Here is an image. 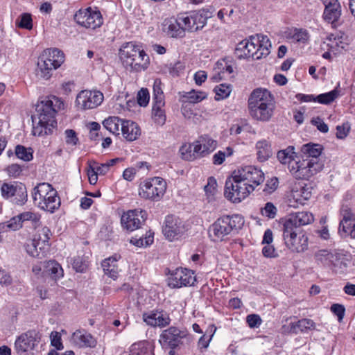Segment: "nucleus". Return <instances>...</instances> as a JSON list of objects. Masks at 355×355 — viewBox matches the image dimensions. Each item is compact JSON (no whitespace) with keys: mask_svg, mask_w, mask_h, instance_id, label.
I'll return each instance as SVG.
<instances>
[{"mask_svg":"<svg viewBox=\"0 0 355 355\" xmlns=\"http://www.w3.org/2000/svg\"><path fill=\"white\" fill-rule=\"evenodd\" d=\"M217 146L216 141L208 135H203L195 141L194 152L198 153L200 157H203L212 152Z\"/></svg>","mask_w":355,"mask_h":355,"instance_id":"25","label":"nucleus"},{"mask_svg":"<svg viewBox=\"0 0 355 355\" xmlns=\"http://www.w3.org/2000/svg\"><path fill=\"white\" fill-rule=\"evenodd\" d=\"M164 107L165 101H153L152 118L154 122L160 126L164 125L166 121Z\"/></svg>","mask_w":355,"mask_h":355,"instance_id":"30","label":"nucleus"},{"mask_svg":"<svg viewBox=\"0 0 355 355\" xmlns=\"http://www.w3.org/2000/svg\"><path fill=\"white\" fill-rule=\"evenodd\" d=\"M153 101H164V96L162 89V82L160 79H155L153 84Z\"/></svg>","mask_w":355,"mask_h":355,"instance_id":"54","label":"nucleus"},{"mask_svg":"<svg viewBox=\"0 0 355 355\" xmlns=\"http://www.w3.org/2000/svg\"><path fill=\"white\" fill-rule=\"evenodd\" d=\"M17 157L24 161L28 162L33 159V150L31 148H26L21 145H17L15 148Z\"/></svg>","mask_w":355,"mask_h":355,"instance_id":"49","label":"nucleus"},{"mask_svg":"<svg viewBox=\"0 0 355 355\" xmlns=\"http://www.w3.org/2000/svg\"><path fill=\"white\" fill-rule=\"evenodd\" d=\"M246 322L250 328H256L261 325L262 320L259 315L250 314L247 316Z\"/></svg>","mask_w":355,"mask_h":355,"instance_id":"62","label":"nucleus"},{"mask_svg":"<svg viewBox=\"0 0 355 355\" xmlns=\"http://www.w3.org/2000/svg\"><path fill=\"white\" fill-rule=\"evenodd\" d=\"M150 95L146 88H141L137 94V103L140 106L146 107L149 103Z\"/></svg>","mask_w":355,"mask_h":355,"instance_id":"56","label":"nucleus"},{"mask_svg":"<svg viewBox=\"0 0 355 355\" xmlns=\"http://www.w3.org/2000/svg\"><path fill=\"white\" fill-rule=\"evenodd\" d=\"M92 164H96V162L92 160L89 161L88 164L89 167L87 169V175L89 178V182L91 184L94 185L96 184L98 181V172H96L94 168L92 167Z\"/></svg>","mask_w":355,"mask_h":355,"instance_id":"60","label":"nucleus"},{"mask_svg":"<svg viewBox=\"0 0 355 355\" xmlns=\"http://www.w3.org/2000/svg\"><path fill=\"white\" fill-rule=\"evenodd\" d=\"M147 218L145 210L134 209L124 213L121 218L122 227L128 231L132 232L141 227Z\"/></svg>","mask_w":355,"mask_h":355,"instance_id":"16","label":"nucleus"},{"mask_svg":"<svg viewBox=\"0 0 355 355\" xmlns=\"http://www.w3.org/2000/svg\"><path fill=\"white\" fill-rule=\"evenodd\" d=\"M61 104L55 96L46 97L37 103L35 114L32 116L33 123L38 120L37 125L34 124L33 127V135L40 137L52 132V129L57 125L55 114Z\"/></svg>","mask_w":355,"mask_h":355,"instance_id":"2","label":"nucleus"},{"mask_svg":"<svg viewBox=\"0 0 355 355\" xmlns=\"http://www.w3.org/2000/svg\"><path fill=\"white\" fill-rule=\"evenodd\" d=\"M72 343L79 347H94L96 339L85 330H76L71 336Z\"/></svg>","mask_w":355,"mask_h":355,"instance_id":"26","label":"nucleus"},{"mask_svg":"<svg viewBox=\"0 0 355 355\" xmlns=\"http://www.w3.org/2000/svg\"><path fill=\"white\" fill-rule=\"evenodd\" d=\"M243 225L244 219L239 214L223 216L209 226V237L214 242L223 241L228 236L238 233Z\"/></svg>","mask_w":355,"mask_h":355,"instance_id":"5","label":"nucleus"},{"mask_svg":"<svg viewBox=\"0 0 355 355\" xmlns=\"http://www.w3.org/2000/svg\"><path fill=\"white\" fill-rule=\"evenodd\" d=\"M187 335V331L180 330L175 327H171L162 332L159 342L163 347H168L174 349L179 346L181 340Z\"/></svg>","mask_w":355,"mask_h":355,"instance_id":"19","label":"nucleus"},{"mask_svg":"<svg viewBox=\"0 0 355 355\" xmlns=\"http://www.w3.org/2000/svg\"><path fill=\"white\" fill-rule=\"evenodd\" d=\"M277 209L270 202H267L265 207L261 209V214L269 218H274L276 216Z\"/></svg>","mask_w":355,"mask_h":355,"instance_id":"58","label":"nucleus"},{"mask_svg":"<svg viewBox=\"0 0 355 355\" xmlns=\"http://www.w3.org/2000/svg\"><path fill=\"white\" fill-rule=\"evenodd\" d=\"M288 37L295 42L306 43L309 40V35L306 30L295 28L290 32Z\"/></svg>","mask_w":355,"mask_h":355,"instance_id":"46","label":"nucleus"},{"mask_svg":"<svg viewBox=\"0 0 355 355\" xmlns=\"http://www.w3.org/2000/svg\"><path fill=\"white\" fill-rule=\"evenodd\" d=\"M51 236L52 233L48 227L38 229L33 240L26 245L27 253L33 257H44L50 246Z\"/></svg>","mask_w":355,"mask_h":355,"instance_id":"8","label":"nucleus"},{"mask_svg":"<svg viewBox=\"0 0 355 355\" xmlns=\"http://www.w3.org/2000/svg\"><path fill=\"white\" fill-rule=\"evenodd\" d=\"M234 150L232 148L227 147L225 150H219L213 156V163L216 165L221 164L226 157H230L233 155Z\"/></svg>","mask_w":355,"mask_h":355,"instance_id":"52","label":"nucleus"},{"mask_svg":"<svg viewBox=\"0 0 355 355\" xmlns=\"http://www.w3.org/2000/svg\"><path fill=\"white\" fill-rule=\"evenodd\" d=\"M163 31L171 37L182 38L185 35L184 31H183L178 17L165 19L163 24Z\"/></svg>","mask_w":355,"mask_h":355,"instance_id":"27","label":"nucleus"},{"mask_svg":"<svg viewBox=\"0 0 355 355\" xmlns=\"http://www.w3.org/2000/svg\"><path fill=\"white\" fill-rule=\"evenodd\" d=\"M41 339L42 334L40 331L29 329L16 338L15 349L18 355H35Z\"/></svg>","mask_w":355,"mask_h":355,"instance_id":"7","label":"nucleus"},{"mask_svg":"<svg viewBox=\"0 0 355 355\" xmlns=\"http://www.w3.org/2000/svg\"><path fill=\"white\" fill-rule=\"evenodd\" d=\"M216 93V99L220 100L227 98L230 92L231 87L230 85L225 84H220L214 89Z\"/></svg>","mask_w":355,"mask_h":355,"instance_id":"53","label":"nucleus"},{"mask_svg":"<svg viewBox=\"0 0 355 355\" xmlns=\"http://www.w3.org/2000/svg\"><path fill=\"white\" fill-rule=\"evenodd\" d=\"M103 94L99 91L83 90L76 96V103L82 110L94 109L101 104Z\"/></svg>","mask_w":355,"mask_h":355,"instance_id":"15","label":"nucleus"},{"mask_svg":"<svg viewBox=\"0 0 355 355\" xmlns=\"http://www.w3.org/2000/svg\"><path fill=\"white\" fill-rule=\"evenodd\" d=\"M270 46L271 44L267 36L257 35L239 42L235 49L234 54L240 60L250 58L259 60L270 53Z\"/></svg>","mask_w":355,"mask_h":355,"instance_id":"4","label":"nucleus"},{"mask_svg":"<svg viewBox=\"0 0 355 355\" xmlns=\"http://www.w3.org/2000/svg\"><path fill=\"white\" fill-rule=\"evenodd\" d=\"M350 130L349 125L347 123H343L342 125H338L336 127V137L338 139H345L347 135L349 134Z\"/></svg>","mask_w":355,"mask_h":355,"instance_id":"64","label":"nucleus"},{"mask_svg":"<svg viewBox=\"0 0 355 355\" xmlns=\"http://www.w3.org/2000/svg\"><path fill=\"white\" fill-rule=\"evenodd\" d=\"M139 53H143V49L132 42L123 45L119 51L120 58L127 69L132 65L133 58H135Z\"/></svg>","mask_w":355,"mask_h":355,"instance_id":"24","label":"nucleus"},{"mask_svg":"<svg viewBox=\"0 0 355 355\" xmlns=\"http://www.w3.org/2000/svg\"><path fill=\"white\" fill-rule=\"evenodd\" d=\"M311 123L316 126L317 129L322 133H327L329 130L328 125L319 117L313 118L311 121Z\"/></svg>","mask_w":355,"mask_h":355,"instance_id":"63","label":"nucleus"},{"mask_svg":"<svg viewBox=\"0 0 355 355\" xmlns=\"http://www.w3.org/2000/svg\"><path fill=\"white\" fill-rule=\"evenodd\" d=\"M313 216L308 211H301L290 214L284 221L283 226L302 231L300 227L313 221Z\"/></svg>","mask_w":355,"mask_h":355,"instance_id":"20","label":"nucleus"},{"mask_svg":"<svg viewBox=\"0 0 355 355\" xmlns=\"http://www.w3.org/2000/svg\"><path fill=\"white\" fill-rule=\"evenodd\" d=\"M54 189H55L49 183L42 182L38 184L33 191L32 196L33 201L37 204V202H42L47 196H50L49 193Z\"/></svg>","mask_w":355,"mask_h":355,"instance_id":"32","label":"nucleus"},{"mask_svg":"<svg viewBox=\"0 0 355 355\" xmlns=\"http://www.w3.org/2000/svg\"><path fill=\"white\" fill-rule=\"evenodd\" d=\"M288 168L290 172L297 179L307 180L320 172L323 168V164L322 162H313L304 157L302 160L295 161Z\"/></svg>","mask_w":355,"mask_h":355,"instance_id":"12","label":"nucleus"},{"mask_svg":"<svg viewBox=\"0 0 355 355\" xmlns=\"http://www.w3.org/2000/svg\"><path fill=\"white\" fill-rule=\"evenodd\" d=\"M64 62L63 52L58 49H49L44 51L37 62L36 75L44 80L52 76L53 70L59 68Z\"/></svg>","mask_w":355,"mask_h":355,"instance_id":"6","label":"nucleus"},{"mask_svg":"<svg viewBox=\"0 0 355 355\" xmlns=\"http://www.w3.org/2000/svg\"><path fill=\"white\" fill-rule=\"evenodd\" d=\"M16 25L21 28L31 30L33 28V20L31 14L23 13L16 20Z\"/></svg>","mask_w":355,"mask_h":355,"instance_id":"51","label":"nucleus"},{"mask_svg":"<svg viewBox=\"0 0 355 355\" xmlns=\"http://www.w3.org/2000/svg\"><path fill=\"white\" fill-rule=\"evenodd\" d=\"M311 197V192L309 188L305 187L295 186L290 194L288 200L290 207H297L299 205H304L306 200Z\"/></svg>","mask_w":355,"mask_h":355,"instance_id":"22","label":"nucleus"},{"mask_svg":"<svg viewBox=\"0 0 355 355\" xmlns=\"http://www.w3.org/2000/svg\"><path fill=\"white\" fill-rule=\"evenodd\" d=\"M125 120H122L118 116H110L103 122V126L112 134L119 135L120 128L122 127Z\"/></svg>","mask_w":355,"mask_h":355,"instance_id":"39","label":"nucleus"},{"mask_svg":"<svg viewBox=\"0 0 355 355\" xmlns=\"http://www.w3.org/2000/svg\"><path fill=\"white\" fill-rule=\"evenodd\" d=\"M1 197L12 204L22 206L28 200L27 189L19 182H3L0 188Z\"/></svg>","mask_w":355,"mask_h":355,"instance_id":"10","label":"nucleus"},{"mask_svg":"<svg viewBox=\"0 0 355 355\" xmlns=\"http://www.w3.org/2000/svg\"><path fill=\"white\" fill-rule=\"evenodd\" d=\"M313 257L317 265L326 266L331 263L334 257L333 254L328 250H318L315 252Z\"/></svg>","mask_w":355,"mask_h":355,"instance_id":"40","label":"nucleus"},{"mask_svg":"<svg viewBox=\"0 0 355 355\" xmlns=\"http://www.w3.org/2000/svg\"><path fill=\"white\" fill-rule=\"evenodd\" d=\"M327 40L331 42L328 44L331 49L340 48L343 49L345 48V43L341 41V37H340L331 34L327 37Z\"/></svg>","mask_w":355,"mask_h":355,"instance_id":"61","label":"nucleus"},{"mask_svg":"<svg viewBox=\"0 0 355 355\" xmlns=\"http://www.w3.org/2000/svg\"><path fill=\"white\" fill-rule=\"evenodd\" d=\"M144 321L151 327H165L170 324L168 315L163 311L153 310L142 315Z\"/></svg>","mask_w":355,"mask_h":355,"instance_id":"21","label":"nucleus"},{"mask_svg":"<svg viewBox=\"0 0 355 355\" xmlns=\"http://www.w3.org/2000/svg\"><path fill=\"white\" fill-rule=\"evenodd\" d=\"M51 344L56 350H61L63 349L61 336L58 331H52L50 335Z\"/></svg>","mask_w":355,"mask_h":355,"instance_id":"59","label":"nucleus"},{"mask_svg":"<svg viewBox=\"0 0 355 355\" xmlns=\"http://www.w3.org/2000/svg\"><path fill=\"white\" fill-rule=\"evenodd\" d=\"M153 232L149 231L146 232V236L137 238H132L130 239V243L137 247H143L148 246L153 243Z\"/></svg>","mask_w":355,"mask_h":355,"instance_id":"50","label":"nucleus"},{"mask_svg":"<svg viewBox=\"0 0 355 355\" xmlns=\"http://www.w3.org/2000/svg\"><path fill=\"white\" fill-rule=\"evenodd\" d=\"M248 109L254 119L268 121L272 118L275 109L274 97L268 89L257 88L248 98Z\"/></svg>","mask_w":355,"mask_h":355,"instance_id":"3","label":"nucleus"},{"mask_svg":"<svg viewBox=\"0 0 355 355\" xmlns=\"http://www.w3.org/2000/svg\"><path fill=\"white\" fill-rule=\"evenodd\" d=\"M166 190V181L159 177L146 179L139 185V194L144 199L159 201Z\"/></svg>","mask_w":355,"mask_h":355,"instance_id":"9","label":"nucleus"},{"mask_svg":"<svg viewBox=\"0 0 355 355\" xmlns=\"http://www.w3.org/2000/svg\"><path fill=\"white\" fill-rule=\"evenodd\" d=\"M217 182L214 177H209L207 184L205 186V191L208 198L213 197L216 193Z\"/></svg>","mask_w":355,"mask_h":355,"instance_id":"55","label":"nucleus"},{"mask_svg":"<svg viewBox=\"0 0 355 355\" xmlns=\"http://www.w3.org/2000/svg\"><path fill=\"white\" fill-rule=\"evenodd\" d=\"M21 218L17 215V216L12 218L7 223H3L2 224L5 225L4 231H7L8 230H17L19 229L21 227Z\"/></svg>","mask_w":355,"mask_h":355,"instance_id":"57","label":"nucleus"},{"mask_svg":"<svg viewBox=\"0 0 355 355\" xmlns=\"http://www.w3.org/2000/svg\"><path fill=\"white\" fill-rule=\"evenodd\" d=\"M324 6L323 17L325 21L336 24L341 16V6L338 0H321Z\"/></svg>","mask_w":355,"mask_h":355,"instance_id":"23","label":"nucleus"},{"mask_svg":"<svg viewBox=\"0 0 355 355\" xmlns=\"http://www.w3.org/2000/svg\"><path fill=\"white\" fill-rule=\"evenodd\" d=\"M207 96V95L205 92L193 89L189 92H186L182 96V101L184 103H197L205 99Z\"/></svg>","mask_w":355,"mask_h":355,"instance_id":"44","label":"nucleus"},{"mask_svg":"<svg viewBox=\"0 0 355 355\" xmlns=\"http://www.w3.org/2000/svg\"><path fill=\"white\" fill-rule=\"evenodd\" d=\"M283 239L286 247L293 252H303L308 248V236L297 230L283 226Z\"/></svg>","mask_w":355,"mask_h":355,"instance_id":"11","label":"nucleus"},{"mask_svg":"<svg viewBox=\"0 0 355 355\" xmlns=\"http://www.w3.org/2000/svg\"><path fill=\"white\" fill-rule=\"evenodd\" d=\"M195 142L193 144H184L180 148V153L183 159L187 161H193L200 158L198 153L194 152Z\"/></svg>","mask_w":355,"mask_h":355,"instance_id":"43","label":"nucleus"},{"mask_svg":"<svg viewBox=\"0 0 355 355\" xmlns=\"http://www.w3.org/2000/svg\"><path fill=\"white\" fill-rule=\"evenodd\" d=\"M154 346L148 341H141L132 345L131 355H154Z\"/></svg>","mask_w":355,"mask_h":355,"instance_id":"38","label":"nucleus"},{"mask_svg":"<svg viewBox=\"0 0 355 355\" xmlns=\"http://www.w3.org/2000/svg\"><path fill=\"white\" fill-rule=\"evenodd\" d=\"M256 149L257 159L260 162L268 160L272 155L271 144L266 139L257 141L256 144Z\"/></svg>","mask_w":355,"mask_h":355,"instance_id":"34","label":"nucleus"},{"mask_svg":"<svg viewBox=\"0 0 355 355\" xmlns=\"http://www.w3.org/2000/svg\"><path fill=\"white\" fill-rule=\"evenodd\" d=\"M340 94V91L338 89H334L332 91L324 94H321L316 96V101L321 104H329L336 99Z\"/></svg>","mask_w":355,"mask_h":355,"instance_id":"47","label":"nucleus"},{"mask_svg":"<svg viewBox=\"0 0 355 355\" xmlns=\"http://www.w3.org/2000/svg\"><path fill=\"white\" fill-rule=\"evenodd\" d=\"M264 181V173L253 166H245L235 170L225 182V196L234 203L247 198Z\"/></svg>","mask_w":355,"mask_h":355,"instance_id":"1","label":"nucleus"},{"mask_svg":"<svg viewBox=\"0 0 355 355\" xmlns=\"http://www.w3.org/2000/svg\"><path fill=\"white\" fill-rule=\"evenodd\" d=\"M149 64V57L143 50V53H139L135 58H133L132 65L129 67L135 71L145 70Z\"/></svg>","mask_w":355,"mask_h":355,"instance_id":"41","label":"nucleus"},{"mask_svg":"<svg viewBox=\"0 0 355 355\" xmlns=\"http://www.w3.org/2000/svg\"><path fill=\"white\" fill-rule=\"evenodd\" d=\"M178 18L184 33L197 31L202 28L207 23V18L200 12L182 14L178 15Z\"/></svg>","mask_w":355,"mask_h":355,"instance_id":"17","label":"nucleus"},{"mask_svg":"<svg viewBox=\"0 0 355 355\" xmlns=\"http://www.w3.org/2000/svg\"><path fill=\"white\" fill-rule=\"evenodd\" d=\"M302 151L304 154L305 159L311 160L313 162H320L318 159L322 153L320 145L308 144L302 147Z\"/></svg>","mask_w":355,"mask_h":355,"instance_id":"36","label":"nucleus"},{"mask_svg":"<svg viewBox=\"0 0 355 355\" xmlns=\"http://www.w3.org/2000/svg\"><path fill=\"white\" fill-rule=\"evenodd\" d=\"M116 257H111L103 260L101 264L105 275L113 279H116L118 277L119 269Z\"/></svg>","mask_w":355,"mask_h":355,"instance_id":"35","label":"nucleus"},{"mask_svg":"<svg viewBox=\"0 0 355 355\" xmlns=\"http://www.w3.org/2000/svg\"><path fill=\"white\" fill-rule=\"evenodd\" d=\"M315 328L316 324L314 321L309 318L299 320L297 322L290 324V332L295 334L314 330Z\"/></svg>","mask_w":355,"mask_h":355,"instance_id":"31","label":"nucleus"},{"mask_svg":"<svg viewBox=\"0 0 355 355\" xmlns=\"http://www.w3.org/2000/svg\"><path fill=\"white\" fill-rule=\"evenodd\" d=\"M74 20L80 26L93 30L100 27L103 23L100 11L94 10L90 7L77 11L74 15Z\"/></svg>","mask_w":355,"mask_h":355,"instance_id":"13","label":"nucleus"},{"mask_svg":"<svg viewBox=\"0 0 355 355\" xmlns=\"http://www.w3.org/2000/svg\"><path fill=\"white\" fill-rule=\"evenodd\" d=\"M21 222L31 221L35 228H37L40 225V215L32 211H26L19 214Z\"/></svg>","mask_w":355,"mask_h":355,"instance_id":"48","label":"nucleus"},{"mask_svg":"<svg viewBox=\"0 0 355 355\" xmlns=\"http://www.w3.org/2000/svg\"><path fill=\"white\" fill-rule=\"evenodd\" d=\"M185 231L184 222L180 218L173 215L166 217L162 232L168 241L178 239Z\"/></svg>","mask_w":355,"mask_h":355,"instance_id":"14","label":"nucleus"},{"mask_svg":"<svg viewBox=\"0 0 355 355\" xmlns=\"http://www.w3.org/2000/svg\"><path fill=\"white\" fill-rule=\"evenodd\" d=\"M340 214L343 216V219L339 224L340 230H345L347 226L345 223L355 220V215L352 212L351 209L347 205H344L340 209Z\"/></svg>","mask_w":355,"mask_h":355,"instance_id":"45","label":"nucleus"},{"mask_svg":"<svg viewBox=\"0 0 355 355\" xmlns=\"http://www.w3.org/2000/svg\"><path fill=\"white\" fill-rule=\"evenodd\" d=\"M49 195L50 196H47L42 202H37V206L44 211L53 213L60 207V199L58 196V193L55 189L49 193Z\"/></svg>","mask_w":355,"mask_h":355,"instance_id":"29","label":"nucleus"},{"mask_svg":"<svg viewBox=\"0 0 355 355\" xmlns=\"http://www.w3.org/2000/svg\"><path fill=\"white\" fill-rule=\"evenodd\" d=\"M45 272L55 280L63 276V270L61 266L55 261L51 260L45 264Z\"/></svg>","mask_w":355,"mask_h":355,"instance_id":"42","label":"nucleus"},{"mask_svg":"<svg viewBox=\"0 0 355 355\" xmlns=\"http://www.w3.org/2000/svg\"><path fill=\"white\" fill-rule=\"evenodd\" d=\"M121 131L123 137L128 141H135L141 135L139 126L135 122L130 120L123 121Z\"/></svg>","mask_w":355,"mask_h":355,"instance_id":"28","label":"nucleus"},{"mask_svg":"<svg viewBox=\"0 0 355 355\" xmlns=\"http://www.w3.org/2000/svg\"><path fill=\"white\" fill-rule=\"evenodd\" d=\"M196 277L193 270L177 268L168 277V285L171 288H181L193 285Z\"/></svg>","mask_w":355,"mask_h":355,"instance_id":"18","label":"nucleus"},{"mask_svg":"<svg viewBox=\"0 0 355 355\" xmlns=\"http://www.w3.org/2000/svg\"><path fill=\"white\" fill-rule=\"evenodd\" d=\"M294 146H290L285 149L280 150L277 153V158L282 164L292 166L295 161L296 153Z\"/></svg>","mask_w":355,"mask_h":355,"instance_id":"37","label":"nucleus"},{"mask_svg":"<svg viewBox=\"0 0 355 355\" xmlns=\"http://www.w3.org/2000/svg\"><path fill=\"white\" fill-rule=\"evenodd\" d=\"M54 189H55L49 183L42 182L38 184L33 191L32 196L33 201L37 204V202H42L47 196H50L49 193Z\"/></svg>","mask_w":355,"mask_h":355,"instance_id":"33","label":"nucleus"}]
</instances>
